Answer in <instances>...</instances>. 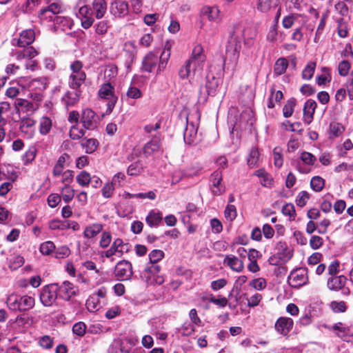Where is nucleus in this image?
<instances>
[{"label": "nucleus", "instance_id": "f257e3e1", "mask_svg": "<svg viewBox=\"0 0 353 353\" xmlns=\"http://www.w3.org/2000/svg\"><path fill=\"white\" fill-rule=\"evenodd\" d=\"M170 55V47L165 48L160 57L152 51L148 52L143 57L141 71L150 73L157 68L156 75L160 74L165 69Z\"/></svg>", "mask_w": 353, "mask_h": 353}, {"label": "nucleus", "instance_id": "f03ea898", "mask_svg": "<svg viewBox=\"0 0 353 353\" xmlns=\"http://www.w3.org/2000/svg\"><path fill=\"white\" fill-rule=\"evenodd\" d=\"M6 304L8 307L13 312H25L34 307L35 299L28 295L10 294L7 299Z\"/></svg>", "mask_w": 353, "mask_h": 353}, {"label": "nucleus", "instance_id": "7ed1b4c3", "mask_svg": "<svg viewBox=\"0 0 353 353\" xmlns=\"http://www.w3.org/2000/svg\"><path fill=\"white\" fill-rule=\"evenodd\" d=\"M161 271L160 265L147 263L141 273V276L148 285H161L164 282V279L159 274Z\"/></svg>", "mask_w": 353, "mask_h": 353}, {"label": "nucleus", "instance_id": "20e7f679", "mask_svg": "<svg viewBox=\"0 0 353 353\" xmlns=\"http://www.w3.org/2000/svg\"><path fill=\"white\" fill-rule=\"evenodd\" d=\"M237 27H232L230 31V37L226 46V53L238 59L241 49V37L236 31Z\"/></svg>", "mask_w": 353, "mask_h": 353}, {"label": "nucleus", "instance_id": "39448f33", "mask_svg": "<svg viewBox=\"0 0 353 353\" xmlns=\"http://www.w3.org/2000/svg\"><path fill=\"white\" fill-rule=\"evenodd\" d=\"M57 283H50L43 286L40 292V301L46 307L52 306L59 298L57 290Z\"/></svg>", "mask_w": 353, "mask_h": 353}, {"label": "nucleus", "instance_id": "423d86ee", "mask_svg": "<svg viewBox=\"0 0 353 353\" xmlns=\"http://www.w3.org/2000/svg\"><path fill=\"white\" fill-rule=\"evenodd\" d=\"M81 123L86 130H96L100 123L99 117L92 109L85 108L81 112Z\"/></svg>", "mask_w": 353, "mask_h": 353}, {"label": "nucleus", "instance_id": "0eeeda50", "mask_svg": "<svg viewBox=\"0 0 353 353\" xmlns=\"http://www.w3.org/2000/svg\"><path fill=\"white\" fill-rule=\"evenodd\" d=\"M307 268H299L291 272L288 283L294 288H299L308 283Z\"/></svg>", "mask_w": 353, "mask_h": 353}, {"label": "nucleus", "instance_id": "6e6552de", "mask_svg": "<svg viewBox=\"0 0 353 353\" xmlns=\"http://www.w3.org/2000/svg\"><path fill=\"white\" fill-rule=\"evenodd\" d=\"M57 290L58 297L65 301H70L72 296L79 294L78 287L68 281H65L61 284L57 283Z\"/></svg>", "mask_w": 353, "mask_h": 353}, {"label": "nucleus", "instance_id": "1a4fd4ad", "mask_svg": "<svg viewBox=\"0 0 353 353\" xmlns=\"http://www.w3.org/2000/svg\"><path fill=\"white\" fill-rule=\"evenodd\" d=\"M64 11V8L61 3L59 2H54L50 3L47 7L41 9L39 14V17L41 20H48L49 21H56L58 23L60 19L59 17L48 16V14L51 12L53 15H57L59 13H62Z\"/></svg>", "mask_w": 353, "mask_h": 353}, {"label": "nucleus", "instance_id": "9d476101", "mask_svg": "<svg viewBox=\"0 0 353 353\" xmlns=\"http://www.w3.org/2000/svg\"><path fill=\"white\" fill-rule=\"evenodd\" d=\"M114 273L119 281L130 280L133 274L132 263L127 260L119 261L115 266Z\"/></svg>", "mask_w": 353, "mask_h": 353}, {"label": "nucleus", "instance_id": "9b49d317", "mask_svg": "<svg viewBox=\"0 0 353 353\" xmlns=\"http://www.w3.org/2000/svg\"><path fill=\"white\" fill-rule=\"evenodd\" d=\"M14 107L18 114L34 112L39 108L37 103H33L25 99L17 98L14 101Z\"/></svg>", "mask_w": 353, "mask_h": 353}, {"label": "nucleus", "instance_id": "f8f14e48", "mask_svg": "<svg viewBox=\"0 0 353 353\" xmlns=\"http://www.w3.org/2000/svg\"><path fill=\"white\" fill-rule=\"evenodd\" d=\"M223 180L222 172L217 170L213 172L210 177L211 190L214 195H221L225 190V186L221 183Z\"/></svg>", "mask_w": 353, "mask_h": 353}, {"label": "nucleus", "instance_id": "ddd939ff", "mask_svg": "<svg viewBox=\"0 0 353 353\" xmlns=\"http://www.w3.org/2000/svg\"><path fill=\"white\" fill-rule=\"evenodd\" d=\"M128 243H124L121 239L117 238L114 241L110 249L105 252V256L110 258L117 254H119V256H121L125 252L128 251Z\"/></svg>", "mask_w": 353, "mask_h": 353}, {"label": "nucleus", "instance_id": "4468645a", "mask_svg": "<svg viewBox=\"0 0 353 353\" xmlns=\"http://www.w3.org/2000/svg\"><path fill=\"white\" fill-rule=\"evenodd\" d=\"M162 143L159 136H154L150 141L146 143L143 148V152L145 157L152 156L161 150Z\"/></svg>", "mask_w": 353, "mask_h": 353}, {"label": "nucleus", "instance_id": "2eb2a0df", "mask_svg": "<svg viewBox=\"0 0 353 353\" xmlns=\"http://www.w3.org/2000/svg\"><path fill=\"white\" fill-rule=\"evenodd\" d=\"M294 321L290 317H279L274 325V328L277 332L283 336H288L289 332L292 330Z\"/></svg>", "mask_w": 353, "mask_h": 353}, {"label": "nucleus", "instance_id": "dca6fc26", "mask_svg": "<svg viewBox=\"0 0 353 353\" xmlns=\"http://www.w3.org/2000/svg\"><path fill=\"white\" fill-rule=\"evenodd\" d=\"M128 3L125 1L116 0L110 7V13L117 18H122L128 14Z\"/></svg>", "mask_w": 353, "mask_h": 353}, {"label": "nucleus", "instance_id": "f3484780", "mask_svg": "<svg viewBox=\"0 0 353 353\" xmlns=\"http://www.w3.org/2000/svg\"><path fill=\"white\" fill-rule=\"evenodd\" d=\"M198 127L193 122L189 123L186 118V127L183 132L184 141L186 144L192 145L196 141Z\"/></svg>", "mask_w": 353, "mask_h": 353}, {"label": "nucleus", "instance_id": "a211bd4d", "mask_svg": "<svg viewBox=\"0 0 353 353\" xmlns=\"http://www.w3.org/2000/svg\"><path fill=\"white\" fill-rule=\"evenodd\" d=\"M35 39V32L32 29H26L23 30L17 40V46L20 48H26L34 42Z\"/></svg>", "mask_w": 353, "mask_h": 353}, {"label": "nucleus", "instance_id": "6ab92c4d", "mask_svg": "<svg viewBox=\"0 0 353 353\" xmlns=\"http://www.w3.org/2000/svg\"><path fill=\"white\" fill-rule=\"evenodd\" d=\"M223 263L236 272H241L244 269L243 260L232 254L226 255L223 259Z\"/></svg>", "mask_w": 353, "mask_h": 353}, {"label": "nucleus", "instance_id": "aec40b11", "mask_svg": "<svg viewBox=\"0 0 353 353\" xmlns=\"http://www.w3.org/2000/svg\"><path fill=\"white\" fill-rule=\"evenodd\" d=\"M317 108L316 102L313 99H307L303 107V120L310 124L314 119V114Z\"/></svg>", "mask_w": 353, "mask_h": 353}, {"label": "nucleus", "instance_id": "412c9836", "mask_svg": "<svg viewBox=\"0 0 353 353\" xmlns=\"http://www.w3.org/2000/svg\"><path fill=\"white\" fill-rule=\"evenodd\" d=\"M347 281V277L343 275L333 276L328 279L327 286L331 290L339 291L345 287Z\"/></svg>", "mask_w": 353, "mask_h": 353}, {"label": "nucleus", "instance_id": "4be33fe9", "mask_svg": "<svg viewBox=\"0 0 353 353\" xmlns=\"http://www.w3.org/2000/svg\"><path fill=\"white\" fill-rule=\"evenodd\" d=\"M280 5V0H258L256 3L257 10L267 13L276 9Z\"/></svg>", "mask_w": 353, "mask_h": 353}, {"label": "nucleus", "instance_id": "5701e85b", "mask_svg": "<svg viewBox=\"0 0 353 353\" xmlns=\"http://www.w3.org/2000/svg\"><path fill=\"white\" fill-rule=\"evenodd\" d=\"M86 79L85 72L71 74L69 77V86L70 88L79 91V88Z\"/></svg>", "mask_w": 353, "mask_h": 353}, {"label": "nucleus", "instance_id": "b1692460", "mask_svg": "<svg viewBox=\"0 0 353 353\" xmlns=\"http://www.w3.org/2000/svg\"><path fill=\"white\" fill-rule=\"evenodd\" d=\"M145 222L150 228H157L163 224L162 214L155 210H151L145 218Z\"/></svg>", "mask_w": 353, "mask_h": 353}, {"label": "nucleus", "instance_id": "393cba45", "mask_svg": "<svg viewBox=\"0 0 353 353\" xmlns=\"http://www.w3.org/2000/svg\"><path fill=\"white\" fill-rule=\"evenodd\" d=\"M220 10L218 7L205 6L201 10V14L207 17L211 21H217L219 19Z\"/></svg>", "mask_w": 353, "mask_h": 353}, {"label": "nucleus", "instance_id": "a878e982", "mask_svg": "<svg viewBox=\"0 0 353 353\" xmlns=\"http://www.w3.org/2000/svg\"><path fill=\"white\" fill-rule=\"evenodd\" d=\"M28 86L30 92H42L46 89L47 80L46 78L43 77L34 79L28 83Z\"/></svg>", "mask_w": 353, "mask_h": 353}, {"label": "nucleus", "instance_id": "bb28decb", "mask_svg": "<svg viewBox=\"0 0 353 353\" xmlns=\"http://www.w3.org/2000/svg\"><path fill=\"white\" fill-rule=\"evenodd\" d=\"M99 144L98 140L94 138L84 137L80 141L81 146L85 149V152L87 154H92L95 152Z\"/></svg>", "mask_w": 353, "mask_h": 353}, {"label": "nucleus", "instance_id": "cd10ccee", "mask_svg": "<svg viewBox=\"0 0 353 353\" xmlns=\"http://www.w3.org/2000/svg\"><path fill=\"white\" fill-rule=\"evenodd\" d=\"M331 330L336 332L335 334L336 336L340 338L343 341L350 342L348 338V333L350 331L349 327H345L341 322L335 323L331 328Z\"/></svg>", "mask_w": 353, "mask_h": 353}, {"label": "nucleus", "instance_id": "c85d7f7f", "mask_svg": "<svg viewBox=\"0 0 353 353\" xmlns=\"http://www.w3.org/2000/svg\"><path fill=\"white\" fill-rule=\"evenodd\" d=\"M103 228V225L101 223H93L87 226L83 232V236L87 239H92L97 236Z\"/></svg>", "mask_w": 353, "mask_h": 353}, {"label": "nucleus", "instance_id": "c756f323", "mask_svg": "<svg viewBox=\"0 0 353 353\" xmlns=\"http://www.w3.org/2000/svg\"><path fill=\"white\" fill-rule=\"evenodd\" d=\"M92 8L97 19L103 17L107 10V3L105 0H94Z\"/></svg>", "mask_w": 353, "mask_h": 353}, {"label": "nucleus", "instance_id": "7c9ffc66", "mask_svg": "<svg viewBox=\"0 0 353 353\" xmlns=\"http://www.w3.org/2000/svg\"><path fill=\"white\" fill-rule=\"evenodd\" d=\"M123 51L128 56L129 64H132L135 59L137 53L134 42L131 41H126L123 45Z\"/></svg>", "mask_w": 353, "mask_h": 353}, {"label": "nucleus", "instance_id": "2f4dec72", "mask_svg": "<svg viewBox=\"0 0 353 353\" xmlns=\"http://www.w3.org/2000/svg\"><path fill=\"white\" fill-rule=\"evenodd\" d=\"M275 250L277 251V254H279L281 259H290L292 258V254L290 253L285 241H280L277 242Z\"/></svg>", "mask_w": 353, "mask_h": 353}, {"label": "nucleus", "instance_id": "473e14b6", "mask_svg": "<svg viewBox=\"0 0 353 353\" xmlns=\"http://www.w3.org/2000/svg\"><path fill=\"white\" fill-rule=\"evenodd\" d=\"M207 81L205 84V88L208 95L214 96L216 94V89L219 85V79L215 77L208 75L206 77Z\"/></svg>", "mask_w": 353, "mask_h": 353}, {"label": "nucleus", "instance_id": "72a5a7b5", "mask_svg": "<svg viewBox=\"0 0 353 353\" xmlns=\"http://www.w3.org/2000/svg\"><path fill=\"white\" fill-rule=\"evenodd\" d=\"M288 67V61L286 58L281 57L279 58L274 66V74L276 76H280L284 74Z\"/></svg>", "mask_w": 353, "mask_h": 353}, {"label": "nucleus", "instance_id": "f704fd0d", "mask_svg": "<svg viewBox=\"0 0 353 353\" xmlns=\"http://www.w3.org/2000/svg\"><path fill=\"white\" fill-rule=\"evenodd\" d=\"M114 88L110 83L103 84L99 90V96L104 99H110L114 97Z\"/></svg>", "mask_w": 353, "mask_h": 353}, {"label": "nucleus", "instance_id": "c9c22d12", "mask_svg": "<svg viewBox=\"0 0 353 353\" xmlns=\"http://www.w3.org/2000/svg\"><path fill=\"white\" fill-rule=\"evenodd\" d=\"M202 169V166L199 163L192 164L182 171L183 176L186 178H190L195 176H198L200 174Z\"/></svg>", "mask_w": 353, "mask_h": 353}, {"label": "nucleus", "instance_id": "e433bc0d", "mask_svg": "<svg viewBox=\"0 0 353 353\" xmlns=\"http://www.w3.org/2000/svg\"><path fill=\"white\" fill-rule=\"evenodd\" d=\"M81 91H76L74 92H68L63 98L65 105L67 108L74 105L79 100Z\"/></svg>", "mask_w": 353, "mask_h": 353}, {"label": "nucleus", "instance_id": "4c0bfd02", "mask_svg": "<svg viewBox=\"0 0 353 353\" xmlns=\"http://www.w3.org/2000/svg\"><path fill=\"white\" fill-rule=\"evenodd\" d=\"M52 122L50 117H43L39 121V132L42 135H47L51 130Z\"/></svg>", "mask_w": 353, "mask_h": 353}, {"label": "nucleus", "instance_id": "58836bf2", "mask_svg": "<svg viewBox=\"0 0 353 353\" xmlns=\"http://www.w3.org/2000/svg\"><path fill=\"white\" fill-rule=\"evenodd\" d=\"M165 256V253L161 250H153L149 254V262L148 263L152 265H159V262L161 261Z\"/></svg>", "mask_w": 353, "mask_h": 353}, {"label": "nucleus", "instance_id": "ea45409f", "mask_svg": "<svg viewBox=\"0 0 353 353\" xmlns=\"http://www.w3.org/2000/svg\"><path fill=\"white\" fill-rule=\"evenodd\" d=\"M55 247L56 246L52 241H47L40 245L39 251L42 254L46 256L52 255L54 254Z\"/></svg>", "mask_w": 353, "mask_h": 353}, {"label": "nucleus", "instance_id": "a19ab883", "mask_svg": "<svg viewBox=\"0 0 353 353\" xmlns=\"http://www.w3.org/2000/svg\"><path fill=\"white\" fill-rule=\"evenodd\" d=\"M316 63L314 61H310L307 63L303 70L302 71L301 77L305 80H310L312 78Z\"/></svg>", "mask_w": 353, "mask_h": 353}, {"label": "nucleus", "instance_id": "79ce46f5", "mask_svg": "<svg viewBox=\"0 0 353 353\" xmlns=\"http://www.w3.org/2000/svg\"><path fill=\"white\" fill-rule=\"evenodd\" d=\"M190 59H191V61L199 59V61H205L206 57L203 53V48L201 44H196L194 47Z\"/></svg>", "mask_w": 353, "mask_h": 353}, {"label": "nucleus", "instance_id": "37998d69", "mask_svg": "<svg viewBox=\"0 0 353 353\" xmlns=\"http://www.w3.org/2000/svg\"><path fill=\"white\" fill-rule=\"evenodd\" d=\"M259 157L260 154L258 148L256 146L252 147L248 158V165L252 168L256 166L259 160Z\"/></svg>", "mask_w": 353, "mask_h": 353}, {"label": "nucleus", "instance_id": "c03bdc74", "mask_svg": "<svg viewBox=\"0 0 353 353\" xmlns=\"http://www.w3.org/2000/svg\"><path fill=\"white\" fill-rule=\"evenodd\" d=\"M86 130L83 128L79 129L77 125H73L70 130L69 136L72 140H79L84 138Z\"/></svg>", "mask_w": 353, "mask_h": 353}, {"label": "nucleus", "instance_id": "a18cd8bd", "mask_svg": "<svg viewBox=\"0 0 353 353\" xmlns=\"http://www.w3.org/2000/svg\"><path fill=\"white\" fill-rule=\"evenodd\" d=\"M296 100L294 98L288 99L283 108V114L284 117L288 118L291 117L294 112L296 106Z\"/></svg>", "mask_w": 353, "mask_h": 353}, {"label": "nucleus", "instance_id": "49530a36", "mask_svg": "<svg viewBox=\"0 0 353 353\" xmlns=\"http://www.w3.org/2000/svg\"><path fill=\"white\" fill-rule=\"evenodd\" d=\"M77 182L82 187L88 186L92 180V177L87 171L83 170L76 176Z\"/></svg>", "mask_w": 353, "mask_h": 353}, {"label": "nucleus", "instance_id": "de8ad7c7", "mask_svg": "<svg viewBox=\"0 0 353 353\" xmlns=\"http://www.w3.org/2000/svg\"><path fill=\"white\" fill-rule=\"evenodd\" d=\"M325 186V180L319 176H313L310 181V187L315 192L321 191Z\"/></svg>", "mask_w": 353, "mask_h": 353}, {"label": "nucleus", "instance_id": "09e8293b", "mask_svg": "<svg viewBox=\"0 0 353 353\" xmlns=\"http://www.w3.org/2000/svg\"><path fill=\"white\" fill-rule=\"evenodd\" d=\"M86 307L88 311L94 312L100 307V301L96 296H90L86 301Z\"/></svg>", "mask_w": 353, "mask_h": 353}, {"label": "nucleus", "instance_id": "8fccbe9b", "mask_svg": "<svg viewBox=\"0 0 353 353\" xmlns=\"http://www.w3.org/2000/svg\"><path fill=\"white\" fill-rule=\"evenodd\" d=\"M143 170L141 161H137L130 164L127 170V174L130 176H137Z\"/></svg>", "mask_w": 353, "mask_h": 353}, {"label": "nucleus", "instance_id": "3c124183", "mask_svg": "<svg viewBox=\"0 0 353 353\" xmlns=\"http://www.w3.org/2000/svg\"><path fill=\"white\" fill-rule=\"evenodd\" d=\"M345 131V128L341 123L333 122L330 124V136L333 138L338 137Z\"/></svg>", "mask_w": 353, "mask_h": 353}, {"label": "nucleus", "instance_id": "603ef678", "mask_svg": "<svg viewBox=\"0 0 353 353\" xmlns=\"http://www.w3.org/2000/svg\"><path fill=\"white\" fill-rule=\"evenodd\" d=\"M61 193L62 194L63 200L65 203H68L73 199L75 191L70 185H64L61 189Z\"/></svg>", "mask_w": 353, "mask_h": 353}, {"label": "nucleus", "instance_id": "864d4df0", "mask_svg": "<svg viewBox=\"0 0 353 353\" xmlns=\"http://www.w3.org/2000/svg\"><path fill=\"white\" fill-rule=\"evenodd\" d=\"M36 121L30 117H26L21 120L19 130L23 133H28L29 130L32 128Z\"/></svg>", "mask_w": 353, "mask_h": 353}, {"label": "nucleus", "instance_id": "5fc2aeb1", "mask_svg": "<svg viewBox=\"0 0 353 353\" xmlns=\"http://www.w3.org/2000/svg\"><path fill=\"white\" fill-rule=\"evenodd\" d=\"M94 27L97 34L104 35L107 33L110 25L108 20H103L96 23Z\"/></svg>", "mask_w": 353, "mask_h": 353}, {"label": "nucleus", "instance_id": "6e6d98bb", "mask_svg": "<svg viewBox=\"0 0 353 353\" xmlns=\"http://www.w3.org/2000/svg\"><path fill=\"white\" fill-rule=\"evenodd\" d=\"M38 54L37 51L33 47H28L17 52L18 58H34Z\"/></svg>", "mask_w": 353, "mask_h": 353}, {"label": "nucleus", "instance_id": "4d7b16f0", "mask_svg": "<svg viewBox=\"0 0 353 353\" xmlns=\"http://www.w3.org/2000/svg\"><path fill=\"white\" fill-rule=\"evenodd\" d=\"M300 159L307 165H313L316 161V158L314 154L305 151L301 153Z\"/></svg>", "mask_w": 353, "mask_h": 353}, {"label": "nucleus", "instance_id": "13d9d810", "mask_svg": "<svg viewBox=\"0 0 353 353\" xmlns=\"http://www.w3.org/2000/svg\"><path fill=\"white\" fill-rule=\"evenodd\" d=\"M282 213L285 216H289L290 220H294L296 216V210L294 205L292 203H286L282 208Z\"/></svg>", "mask_w": 353, "mask_h": 353}, {"label": "nucleus", "instance_id": "bf43d9fd", "mask_svg": "<svg viewBox=\"0 0 353 353\" xmlns=\"http://www.w3.org/2000/svg\"><path fill=\"white\" fill-rule=\"evenodd\" d=\"M191 71H192V69L190 61L187 60L185 64L180 68L179 76L181 79H187L190 76Z\"/></svg>", "mask_w": 353, "mask_h": 353}, {"label": "nucleus", "instance_id": "052dcab7", "mask_svg": "<svg viewBox=\"0 0 353 353\" xmlns=\"http://www.w3.org/2000/svg\"><path fill=\"white\" fill-rule=\"evenodd\" d=\"M225 217L228 221H233L237 216L236 208L235 205L228 204L224 212Z\"/></svg>", "mask_w": 353, "mask_h": 353}, {"label": "nucleus", "instance_id": "680f3d73", "mask_svg": "<svg viewBox=\"0 0 353 353\" xmlns=\"http://www.w3.org/2000/svg\"><path fill=\"white\" fill-rule=\"evenodd\" d=\"M70 254V248L66 245H63L59 247L58 248H55L54 252V257L57 259H63L68 256Z\"/></svg>", "mask_w": 353, "mask_h": 353}, {"label": "nucleus", "instance_id": "e2e57ef3", "mask_svg": "<svg viewBox=\"0 0 353 353\" xmlns=\"http://www.w3.org/2000/svg\"><path fill=\"white\" fill-rule=\"evenodd\" d=\"M310 246L312 250H318L320 248L324 243V241L322 237L317 235H312L310 237Z\"/></svg>", "mask_w": 353, "mask_h": 353}, {"label": "nucleus", "instance_id": "0e129e2a", "mask_svg": "<svg viewBox=\"0 0 353 353\" xmlns=\"http://www.w3.org/2000/svg\"><path fill=\"white\" fill-rule=\"evenodd\" d=\"M309 199L310 194L307 191H301L296 196V203L299 207H303L306 205Z\"/></svg>", "mask_w": 353, "mask_h": 353}, {"label": "nucleus", "instance_id": "69168bd1", "mask_svg": "<svg viewBox=\"0 0 353 353\" xmlns=\"http://www.w3.org/2000/svg\"><path fill=\"white\" fill-rule=\"evenodd\" d=\"M250 285L256 290H262L266 288L267 283L265 279L263 278H258L252 280L250 282Z\"/></svg>", "mask_w": 353, "mask_h": 353}, {"label": "nucleus", "instance_id": "338daca9", "mask_svg": "<svg viewBox=\"0 0 353 353\" xmlns=\"http://www.w3.org/2000/svg\"><path fill=\"white\" fill-rule=\"evenodd\" d=\"M117 74L118 69L115 65H108L104 71L105 78L107 79L108 81L114 78L117 75Z\"/></svg>", "mask_w": 353, "mask_h": 353}, {"label": "nucleus", "instance_id": "774afa93", "mask_svg": "<svg viewBox=\"0 0 353 353\" xmlns=\"http://www.w3.org/2000/svg\"><path fill=\"white\" fill-rule=\"evenodd\" d=\"M86 325L83 322L74 323L72 327V332L79 336H83L85 334Z\"/></svg>", "mask_w": 353, "mask_h": 353}]
</instances>
